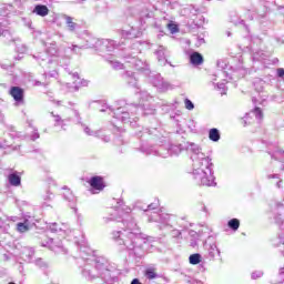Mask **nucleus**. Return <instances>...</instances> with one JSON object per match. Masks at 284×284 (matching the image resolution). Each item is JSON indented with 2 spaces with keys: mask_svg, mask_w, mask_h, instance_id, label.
<instances>
[{
  "mask_svg": "<svg viewBox=\"0 0 284 284\" xmlns=\"http://www.w3.org/2000/svg\"><path fill=\"white\" fill-rule=\"evenodd\" d=\"M116 48H121V44L118 45L114 40L102 39L100 40V48H98V50L102 52H113Z\"/></svg>",
  "mask_w": 284,
  "mask_h": 284,
  "instance_id": "nucleus-19",
  "label": "nucleus"
},
{
  "mask_svg": "<svg viewBox=\"0 0 284 284\" xmlns=\"http://www.w3.org/2000/svg\"><path fill=\"white\" fill-rule=\"evenodd\" d=\"M122 37H126V39H132L134 37L131 31H122Z\"/></svg>",
  "mask_w": 284,
  "mask_h": 284,
  "instance_id": "nucleus-52",
  "label": "nucleus"
},
{
  "mask_svg": "<svg viewBox=\"0 0 284 284\" xmlns=\"http://www.w3.org/2000/svg\"><path fill=\"white\" fill-rule=\"evenodd\" d=\"M72 78H73V79H77V80L79 81V73H77V72H75V73H72Z\"/></svg>",
  "mask_w": 284,
  "mask_h": 284,
  "instance_id": "nucleus-64",
  "label": "nucleus"
},
{
  "mask_svg": "<svg viewBox=\"0 0 284 284\" xmlns=\"http://www.w3.org/2000/svg\"><path fill=\"white\" fill-rule=\"evenodd\" d=\"M142 210L143 212H152V210H156V205L151 203L146 206V209L142 207Z\"/></svg>",
  "mask_w": 284,
  "mask_h": 284,
  "instance_id": "nucleus-50",
  "label": "nucleus"
},
{
  "mask_svg": "<svg viewBox=\"0 0 284 284\" xmlns=\"http://www.w3.org/2000/svg\"><path fill=\"white\" fill-rule=\"evenodd\" d=\"M36 265L41 268L48 267V264L45 262H43V260H41V258L36 260Z\"/></svg>",
  "mask_w": 284,
  "mask_h": 284,
  "instance_id": "nucleus-49",
  "label": "nucleus"
},
{
  "mask_svg": "<svg viewBox=\"0 0 284 284\" xmlns=\"http://www.w3.org/2000/svg\"><path fill=\"white\" fill-rule=\"evenodd\" d=\"M63 19L67 32L71 34H79V32H81V24L75 18L63 16Z\"/></svg>",
  "mask_w": 284,
  "mask_h": 284,
  "instance_id": "nucleus-10",
  "label": "nucleus"
},
{
  "mask_svg": "<svg viewBox=\"0 0 284 284\" xmlns=\"http://www.w3.org/2000/svg\"><path fill=\"white\" fill-rule=\"evenodd\" d=\"M58 74L59 73L57 72V70L50 71V72H44L45 79H54L58 77Z\"/></svg>",
  "mask_w": 284,
  "mask_h": 284,
  "instance_id": "nucleus-42",
  "label": "nucleus"
},
{
  "mask_svg": "<svg viewBox=\"0 0 284 284\" xmlns=\"http://www.w3.org/2000/svg\"><path fill=\"white\" fill-rule=\"evenodd\" d=\"M280 243L284 245V233L278 235Z\"/></svg>",
  "mask_w": 284,
  "mask_h": 284,
  "instance_id": "nucleus-61",
  "label": "nucleus"
},
{
  "mask_svg": "<svg viewBox=\"0 0 284 284\" xmlns=\"http://www.w3.org/2000/svg\"><path fill=\"white\" fill-rule=\"evenodd\" d=\"M50 232L57 233V232H65L68 227L64 224L59 225L58 223H51L49 224Z\"/></svg>",
  "mask_w": 284,
  "mask_h": 284,
  "instance_id": "nucleus-34",
  "label": "nucleus"
},
{
  "mask_svg": "<svg viewBox=\"0 0 284 284\" xmlns=\"http://www.w3.org/2000/svg\"><path fill=\"white\" fill-rule=\"evenodd\" d=\"M155 54L158 57L160 65H165V63H168L165 47L160 45L159 49L155 51Z\"/></svg>",
  "mask_w": 284,
  "mask_h": 284,
  "instance_id": "nucleus-24",
  "label": "nucleus"
},
{
  "mask_svg": "<svg viewBox=\"0 0 284 284\" xmlns=\"http://www.w3.org/2000/svg\"><path fill=\"white\" fill-rule=\"evenodd\" d=\"M89 184L90 186L93 189V190H103L105 187V185H103V178L101 176H92L89 181Z\"/></svg>",
  "mask_w": 284,
  "mask_h": 284,
  "instance_id": "nucleus-22",
  "label": "nucleus"
},
{
  "mask_svg": "<svg viewBox=\"0 0 284 284\" xmlns=\"http://www.w3.org/2000/svg\"><path fill=\"white\" fill-rule=\"evenodd\" d=\"M131 284H143V283H141V281L139 278H133L131 281Z\"/></svg>",
  "mask_w": 284,
  "mask_h": 284,
  "instance_id": "nucleus-63",
  "label": "nucleus"
},
{
  "mask_svg": "<svg viewBox=\"0 0 284 284\" xmlns=\"http://www.w3.org/2000/svg\"><path fill=\"white\" fill-rule=\"evenodd\" d=\"M190 63H192V65H201L203 63V55L199 52L191 53Z\"/></svg>",
  "mask_w": 284,
  "mask_h": 284,
  "instance_id": "nucleus-27",
  "label": "nucleus"
},
{
  "mask_svg": "<svg viewBox=\"0 0 284 284\" xmlns=\"http://www.w3.org/2000/svg\"><path fill=\"white\" fill-rule=\"evenodd\" d=\"M27 125H29V128H31L32 130H37V128L32 125V120H27Z\"/></svg>",
  "mask_w": 284,
  "mask_h": 284,
  "instance_id": "nucleus-60",
  "label": "nucleus"
},
{
  "mask_svg": "<svg viewBox=\"0 0 284 284\" xmlns=\"http://www.w3.org/2000/svg\"><path fill=\"white\" fill-rule=\"evenodd\" d=\"M24 254H28L29 258H31V256H34V251L30 250V248H27L24 251Z\"/></svg>",
  "mask_w": 284,
  "mask_h": 284,
  "instance_id": "nucleus-56",
  "label": "nucleus"
},
{
  "mask_svg": "<svg viewBox=\"0 0 284 284\" xmlns=\"http://www.w3.org/2000/svg\"><path fill=\"white\" fill-rule=\"evenodd\" d=\"M79 247L81 261L84 262L82 266V276L87 281H94L101 278L104 284H112L116 281V268L110 265L105 257H97L92 248L88 246L85 237L81 234V240H75Z\"/></svg>",
  "mask_w": 284,
  "mask_h": 284,
  "instance_id": "nucleus-3",
  "label": "nucleus"
},
{
  "mask_svg": "<svg viewBox=\"0 0 284 284\" xmlns=\"http://www.w3.org/2000/svg\"><path fill=\"white\" fill-rule=\"evenodd\" d=\"M255 116L257 121H263V110L261 108L255 106L254 110H252L250 113H246L244 118H242V125L246 128V125H250V115Z\"/></svg>",
  "mask_w": 284,
  "mask_h": 284,
  "instance_id": "nucleus-18",
  "label": "nucleus"
},
{
  "mask_svg": "<svg viewBox=\"0 0 284 284\" xmlns=\"http://www.w3.org/2000/svg\"><path fill=\"white\" fill-rule=\"evenodd\" d=\"M184 105L186 110H194V102L187 98L184 100Z\"/></svg>",
  "mask_w": 284,
  "mask_h": 284,
  "instance_id": "nucleus-40",
  "label": "nucleus"
},
{
  "mask_svg": "<svg viewBox=\"0 0 284 284\" xmlns=\"http://www.w3.org/2000/svg\"><path fill=\"white\" fill-rule=\"evenodd\" d=\"M32 13L38 17H48V14H50V9H48V6L45 4H36Z\"/></svg>",
  "mask_w": 284,
  "mask_h": 284,
  "instance_id": "nucleus-23",
  "label": "nucleus"
},
{
  "mask_svg": "<svg viewBox=\"0 0 284 284\" xmlns=\"http://www.w3.org/2000/svg\"><path fill=\"white\" fill-rule=\"evenodd\" d=\"M253 85L255 88V92H258L261 101H266L267 99V93L265 92V87L267 83L265 80L261 78H255L253 81Z\"/></svg>",
  "mask_w": 284,
  "mask_h": 284,
  "instance_id": "nucleus-15",
  "label": "nucleus"
},
{
  "mask_svg": "<svg viewBox=\"0 0 284 284\" xmlns=\"http://www.w3.org/2000/svg\"><path fill=\"white\" fill-rule=\"evenodd\" d=\"M2 22H0V37H3L4 43H10V41H14V39H12V33H10L9 30H6L2 28Z\"/></svg>",
  "mask_w": 284,
  "mask_h": 284,
  "instance_id": "nucleus-31",
  "label": "nucleus"
},
{
  "mask_svg": "<svg viewBox=\"0 0 284 284\" xmlns=\"http://www.w3.org/2000/svg\"><path fill=\"white\" fill-rule=\"evenodd\" d=\"M266 179H277V182L275 183L276 187L278 190H283V180L281 179V175L278 174H268Z\"/></svg>",
  "mask_w": 284,
  "mask_h": 284,
  "instance_id": "nucleus-36",
  "label": "nucleus"
},
{
  "mask_svg": "<svg viewBox=\"0 0 284 284\" xmlns=\"http://www.w3.org/2000/svg\"><path fill=\"white\" fill-rule=\"evenodd\" d=\"M270 57H272V51L263 50V49H260V50L253 52V54H252V59H253L254 63H256V61L260 63H263V61H267L270 59Z\"/></svg>",
  "mask_w": 284,
  "mask_h": 284,
  "instance_id": "nucleus-20",
  "label": "nucleus"
},
{
  "mask_svg": "<svg viewBox=\"0 0 284 284\" xmlns=\"http://www.w3.org/2000/svg\"><path fill=\"white\" fill-rule=\"evenodd\" d=\"M185 10L186 12H190L191 17H196V14H199V9L194 6H189Z\"/></svg>",
  "mask_w": 284,
  "mask_h": 284,
  "instance_id": "nucleus-39",
  "label": "nucleus"
},
{
  "mask_svg": "<svg viewBox=\"0 0 284 284\" xmlns=\"http://www.w3.org/2000/svg\"><path fill=\"white\" fill-rule=\"evenodd\" d=\"M136 136L141 139V145L139 151L143 154H158L163 159L168 156H179L183 150L191 152L192 160V174L197 185H204L206 187H216V178L214 176V163L210 156L205 155L203 151L195 143L185 144H171L166 146L160 145L158 150L152 149L145 141L151 143H164L165 136L163 135V129L161 126H151L150 129H143L139 126L135 131Z\"/></svg>",
  "mask_w": 284,
  "mask_h": 284,
  "instance_id": "nucleus-1",
  "label": "nucleus"
},
{
  "mask_svg": "<svg viewBox=\"0 0 284 284\" xmlns=\"http://www.w3.org/2000/svg\"><path fill=\"white\" fill-rule=\"evenodd\" d=\"M203 262V256L200 253H194L189 256V263L191 265H199Z\"/></svg>",
  "mask_w": 284,
  "mask_h": 284,
  "instance_id": "nucleus-33",
  "label": "nucleus"
},
{
  "mask_svg": "<svg viewBox=\"0 0 284 284\" xmlns=\"http://www.w3.org/2000/svg\"><path fill=\"white\" fill-rule=\"evenodd\" d=\"M149 221L150 223H159L160 230L170 232L172 239H181V230L174 229V221H176L174 215L153 211L149 214Z\"/></svg>",
  "mask_w": 284,
  "mask_h": 284,
  "instance_id": "nucleus-6",
  "label": "nucleus"
},
{
  "mask_svg": "<svg viewBox=\"0 0 284 284\" xmlns=\"http://www.w3.org/2000/svg\"><path fill=\"white\" fill-rule=\"evenodd\" d=\"M261 276H263V271H255L252 273L251 278H253V281H256V278H261Z\"/></svg>",
  "mask_w": 284,
  "mask_h": 284,
  "instance_id": "nucleus-45",
  "label": "nucleus"
},
{
  "mask_svg": "<svg viewBox=\"0 0 284 284\" xmlns=\"http://www.w3.org/2000/svg\"><path fill=\"white\" fill-rule=\"evenodd\" d=\"M32 225H37V219L30 214H24L23 215V222H19L17 224V230L21 234L28 232Z\"/></svg>",
  "mask_w": 284,
  "mask_h": 284,
  "instance_id": "nucleus-11",
  "label": "nucleus"
},
{
  "mask_svg": "<svg viewBox=\"0 0 284 284\" xmlns=\"http://www.w3.org/2000/svg\"><path fill=\"white\" fill-rule=\"evenodd\" d=\"M217 70H219V72L214 77H221V75L222 77H230L227 71H225V70H227V63H225V61H223V60L217 61Z\"/></svg>",
  "mask_w": 284,
  "mask_h": 284,
  "instance_id": "nucleus-26",
  "label": "nucleus"
},
{
  "mask_svg": "<svg viewBox=\"0 0 284 284\" xmlns=\"http://www.w3.org/2000/svg\"><path fill=\"white\" fill-rule=\"evenodd\" d=\"M39 130L33 129V133L30 135L31 141H37V139H40Z\"/></svg>",
  "mask_w": 284,
  "mask_h": 284,
  "instance_id": "nucleus-47",
  "label": "nucleus"
},
{
  "mask_svg": "<svg viewBox=\"0 0 284 284\" xmlns=\"http://www.w3.org/2000/svg\"><path fill=\"white\" fill-rule=\"evenodd\" d=\"M82 39L85 42L84 44H72L71 47L72 52H75V54H79V50H88V48H94L95 50H99L101 48V39L94 38L90 31H84Z\"/></svg>",
  "mask_w": 284,
  "mask_h": 284,
  "instance_id": "nucleus-7",
  "label": "nucleus"
},
{
  "mask_svg": "<svg viewBox=\"0 0 284 284\" xmlns=\"http://www.w3.org/2000/svg\"><path fill=\"white\" fill-rule=\"evenodd\" d=\"M110 221H114V214H111L110 217H104V223H110Z\"/></svg>",
  "mask_w": 284,
  "mask_h": 284,
  "instance_id": "nucleus-59",
  "label": "nucleus"
},
{
  "mask_svg": "<svg viewBox=\"0 0 284 284\" xmlns=\"http://www.w3.org/2000/svg\"><path fill=\"white\" fill-rule=\"evenodd\" d=\"M51 116L53 118L54 128H61V130H67L68 123H77V116L63 119L61 115L54 114V112H51Z\"/></svg>",
  "mask_w": 284,
  "mask_h": 284,
  "instance_id": "nucleus-12",
  "label": "nucleus"
},
{
  "mask_svg": "<svg viewBox=\"0 0 284 284\" xmlns=\"http://www.w3.org/2000/svg\"><path fill=\"white\" fill-rule=\"evenodd\" d=\"M207 252L210 258H216V256H221V250H219V246H216L214 243L209 245Z\"/></svg>",
  "mask_w": 284,
  "mask_h": 284,
  "instance_id": "nucleus-30",
  "label": "nucleus"
},
{
  "mask_svg": "<svg viewBox=\"0 0 284 284\" xmlns=\"http://www.w3.org/2000/svg\"><path fill=\"white\" fill-rule=\"evenodd\" d=\"M57 52H59V48L57 47V42H53L47 48L45 52L33 55V59H36L40 65L44 67L45 64L52 63L50 57H54Z\"/></svg>",
  "mask_w": 284,
  "mask_h": 284,
  "instance_id": "nucleus-8",
  "label": "nucleus"
},
{
  "mask_svg": "<svg viewBox=\"0 0 284 284\" xmlns=\"http://www.w3.org/2000/svg\"><path fill=\"white\" fill-rule=\"evenodd\" d=\"M235 26H240L241 28H244L246 32H250V27L245 23V20H239V22H235Z\"/></svg>",
  "mask_w": 284,
  "mask_h": 284,
  "instance_id": "nucleus-43",
  "label": "nucleus"
},
{
  "mask_svg": "<svg viewBox=\"0 0 284 284\" xmlns=\"http://www.w3.org/2000/svg\"><path fill=\"white\" fill-rule=\"evenodd\" d=\"M140 99L145 101V103H150V101H152V95H150V93H148V91H141Z\"/></svg>",
  "mask_w": 284,
  "mask_h": 284,
  "instance_id": "nucleus-38",
  "label": "nucleus"
},
{
  "mask_svg": "<svg viewBox=\"0 0 284 284\" xmlns=\"http://www.w3.org/2000/svg\"><path fill=\"white\" fill-rule=\"evenodd\" d=\"M145 17L146 19H150V17L152 16L150 13H143V12L140 13V19H145Z\"/></svg>",
  "mask_w": 284,
  "mask_h": 284,
  "instance_id": "nucleus-58",
  "label": "nucleus"
},
{
  "mask_svg": "<svg viewBox=\"0 0 284 284\" xmlns=\"http://www.w3.org/2000/svg\"><path fill=\"white\" fill-rule=\"evenodd\" d=\"M42 247H48L51 252H61L63 250V242L54 241V239L47 237L45 241L41 242Z\"/></svg>",
  "mask_w": 284,
  "mask_h": 284,
  "instance_id": "nucleus-16",
  "label": "nucleus"
},
{
  "mask_svg": "<svg viewBox=\"0 0 284 284\" xmlns=\"http://www.w3.org/2000/svg\"><path fill=\"white\" fill-rule=\"evenodd\" d=\"M189 236H191V239L196 240V239H199V233L194 230H190L189 231Z\"/></svg>",
  "mask_w": 284,
  "mask_h": 284,
  "instance_id": "nucleus-51",
  "label": "nucleus"
},
{
  "mask_svg": "<svg viewBox=\"0 0 284 284\" xmlns=\"http://www.w3.org/2000/svg\"><path fill=\"white\" fill-rule=\"evenodd\" d=\"M119 105L120 106H116L114 109L104 104L103 108L100 109V112H105L106 110H110V112H113L114 119H118V121H122V123H130L132 128H134V125L136 124V120L139 119L136 114L141 113L144 116L156 114V109L150 103H143V105L140 106L136 104H128L124 101H120Z\"/></svg>",
  "mask_w": 284,
  "mask_h": 284,
  "instance_id": "nucleus-4",
  "label": "nucleus"
},
{
  "mask_svg": "<svg viewBox=\"0 0 284 284\" xmlns=\"http://www.w3.org/2000/svg\"><path fill=\"white\" fill-rule=\"evenodd\" d=\"M73 116H75V125H81L83 128V132L87 133L88 136H99V131H92L90 126H87L83 123V119L81 118V113L77 109H71Z\"/></svg>",
  "mask_w": 284,
  "mask_h": 284,
  "instance_id": "nucleus-13",
  "label": "nucleus"
},
{
  "mask_svg": "<svg viewBox=\"0 0 284 284\" xmlns=\"http://www.w3.org/2000/svg\"><path fill=\"white\" fill-rule=\"evenodd\" d=\"M98 139H101V141H103L104 143H110V141H111L110 135H101V131H99Z\"/></svg>",
  "mask_w": 284,
  "mask_h": 284,
  "instance_id": "nucleus-48",
  "label": "nucleus"
},
{
  "mask_svg": "<svg viewBox=\"0 0 284 284\" xmlns=\"http://www.w3.org/2000/svg\"><path fill=\"white\" fill-rule=\"evenodd\" d=\"M170 110H172V105H170V104H163L162 105V111L163 112H170Z\"/></svg>",
  "mask_w": 284,
  "mask_h": 284,
  "instance_id": "nucleus-54",
  "label": "nucleus"
},
{
  "mask_svg": "<svg viewBox=\"0 0 284 284\" xmlns=\"http://www.w3.org/2000/svg\"><path fill=\"white\" fill-rule=\"evenodd\" d=\"M62 190V196L64 201L69 203V207H71L73 212H77V196H74V194L70 191V189H68V186H63Z\"/></svg>",
  "mask_w": 284,
  "mask_h": 284,
  "instance_id": "nucleus-17",
  "label": "nucleus"
},
{
  "mask_svg": "<svg viewBox=\"0 0 284 284\" xmlns=\"http://www.w3.org/2000/svg\"><path fill=\"white\" fill-rule=\"evenodd\" d=\"M278 276H281V278H283V281H284V266L280 267Z\"/></svg>",
  "mask_w": 284,
  "mask_h": 284,
  "instance_id": "nucleus-57",
  "label": "nucleus"
},
{
  "mask_svg": "<svg viewBox=\"0 0 284 284\" xmlns=\"http://www.w3.org/2000/svg\"><path fill=\"white\" fill-rule=\"evenodd\" d=\"M146 77H149L150 83H152L154 88L160 90V92H165L170 90V83L168 81H164L163 77H161L160 73L151 72Z\"/></svg>",
  "mask_w": 284,
  "mask_h": 284,
  "instance_id": "nucleus-9",
  "label": "nucleus"
},
{
  "mask_svg": "<svg viewBox=\"0 0 284 284\" xmlns=\"http://www.w3.org/2000/svg\"><path fill=\"white\" fill-rule=\"evenodd\" d=\"M217 90H225V83H217Z\"/></svg>",
  "mask_w": 284,
  "mask_h": 284,
  "instance_id": "nucleus-62",
  "label": "nucleus"
},
{
  "mask_svg": "<svg viewBox=\"0 0 284 284\" xmlns=\"http://www.w3.org/2000/svg\"><path fill=\"white\" fill-rule=\"evenodd\" d=\"M227 227L233 232H236L239 227H241V221L236 217H233L227 222Z\"/></svg>",
  "mask_w": 284,
  "mask_h": 284,
  "instance_id": "nucleus-35",
  "label": "nucleus"
},
{
  "mask_svg": "<svg viewBox=\"0 0 284 284\" xmlns=\"http://www.w3.org/2000/svg\"><path fill=\"white\" fill-rule=\"evenodd\" d=\"M115 212H118L119 216H122V221H118V227H121V231L112 233L113 241L118 245L125 247V250L132 251L136 258H143L149 244L141 237V230L134 217L130 215L132 209L125 205L123 201H119Z\"/></svg>",
  "mask_w": 284,
  "mask_h": 284,
  "instance_id": "nucleus-2",
  "label": "nucleus"
},
{
  "mask_svg": "<svg viewBox=\"0 0 284 284\" xmlns=\"http://www.w3.org/2000/svg\"><path fill=\"white\" fill-rule=\"evenodd\" d=\"M54 199V193L47 191V193L43 195L44 201H52Z\"/></svg>",
  "mask_w": 284,
  "mask_h": 284,
  "instance_id": "nucleus-46",
  "label": "nucleus"
},
{
  "mask_svg": "<svg viewBox=\"0 0 284 284\" xmlns=\"http://www.w3.org/2000/svg\"><path fill=\"white\" fill-rule=\"evenodd\" d=\"M122 79H124L128 85H130L131 88H136V90H139V79L136 78V74H134V72L125 71L122 74Z\"/></svg>",
  "mask_w": 284,
  "mask_h": 284,
  "instance_id": "nucleus-21",
  "label": "nucleus"
},
{
  "mask_svg": "<svg viewBox=\"0 0 284 284\" xmlns=\"http://www.w3.org/2000/svg\"><path fill=\"white\" fill-rule=\"evenodd\" d=\"M4 219H6L7 221H12L13 223H17V221H19V217H17V216L8 217V216L4 215Z\"/></svg>",
  "mask_w": 284,
  "mask_h": 284,
  "instance_id": "nucleus-55",
  "label": "nucleus"
},
{
  "mask_svg": "<svg viewBox=\"0 0 284 284\" xmlns=\"http://www.w3.org/2000/svg\"><path fill=\"white\" fill-rule=\"evenodd\" d=\"M247 74V70L246 69H239L236 71L233 72L231 79H241V77H245Z\"/></svg>",
  "mask_w": 284,
  "mask_h": 284,
  "instance_id": "nucleus-37",
  "label": "nucleus"
},
{
  "mask_svg": "<svg viewBox=\"0 0 284 284\" xmlns=\"http://www.w3.org/2000/svg\"><path fill=\"white\" fill-rule=\"evenodd\" d=\"M105 60L108 61V63H110L113 70H123V63H121L116 59H113L112 57H106Z\"/></svg>",
  "mask_w": 284,
  "mask_h": 284,
  "instance_id": "nucleus-32",
  "label": "nucleus"
},
{
  "mask_svg": "<svg viewBox=\"0 0 284 284\" xmlns=\"http://www.w3.org/2000/svg\"><path fill=\"white\" fill-rule=\"evenodd\" d=\"M274 221H275L276 225H283L284 217H283V215L277 214V215L274 216Z\"/></svg>",
  "mask_w": 284,
  "mask_h": 284,
  "instance_id": "nucleus-44",
  "label": "nucleus"
},
{
  "mask_svg": "<svg viewBox=\"0 0 284 284\" xmlns=\"http://www.w3.org/2000/svg\"><path fill=\"white\" fill-rule=\"evenodd\" d=\"M10 97L16 101V105H23L26 99V91L21 87H11L9 90Z\"/></svg>",
  "mask_w": 284,
  "mask_h": 284,
  "instance_id": "nucleus-14",
  "label": "nucleus"
},
{
  "mask_svg": "<svg viewBox=\"0 0 284 284\" xmlns=\"http://www.w3.org/2000/svg\"><path fill=\"white\" fill-rule=\"evenodd\" d=\"M168 29L170 30L171 34H176V32H179V27L174 23H169Z\"/></svg>",
  "mask_w": 284,
  "mask_h": 284,
  "instance_id": "nucleus-41",
  "label": "nucleus"
},
{
  "mask_svg": "<svg viewBox=\"0 0 284 284\" xmlns=\"http://www.w3.org/2000/svg\"><path fill=\"white\" fill-rule=\"evenodd\" d=\"M144 276L149 281H154V278H159V273H156V268L154 266H151L145 268Z\"/></svg>",
  "mask_w": 284,
  "mask_h": 284,
  "instance_id": "nucleus-28",
  "label": "nucleus"
},
{
  "mask_svg": "<svg viewBox=\"0 0 284 284\" xmlns=\"http://www.w3.org/2000/svg\"><path fill=\"white\" fill-rule=\"evenodd\" d=\"M143 51V42L135 41L132 43L130 49H118V54L124 60L125 63H129L130 68H134L138 72H142L144 77H149L152 73L150 70V64L136 54H141Z\"/></svg>",
  "mask_w": 284,
  "mask_h": 284,
  "instance_id": "nucleus-5",
  "label": "nucleus"
},
{
  "mask_svg": "<svg viewBox=\"0 0 284 284\" xmlns=\"http://www.w3.org/2000/svg\"><path fill=\"white\" fill-rule=\"evenodd\" d=\"M8 181L13 187H19L21 185V175L18 172H12L9 174Z\"/></svg>",
  "mask_w": 284,
  "mask_h": 284,
  "instance_id": "nucleus-25",
  "label": "nucleus"
},
{
  "mask_svg": "<svg viewBox=\"0 0 284 284\" xmlns=\"http://www.w3.org/2000/svg\"><path fill=\"white\" fill-rule=\"evenodd\" d=\"M276 72H277L278 79H284V69L283 68H278L276 70Z\"/></svg>",
  "mask_w": 284,
  "mask_h": 284,
  "instance_id": "nucleus-53",
  "label": "nucleus"
},
{
  "mask_svg": "<svg viewBox=\"0 0 284 284\" xmlns=\"http://www.w3.org/2000/svg\"><path fill=\"white\" fill-rule=\"evenodd\" d=\"M209 139L213 141V143H219V141H221V131L216 128L210 129Z\"/></svg>",
  "mask_w": 284,
  "mask_h": 284,
  "instance_id": "nucleus-29",
  "label": "nucleus"
}]
</instances>
